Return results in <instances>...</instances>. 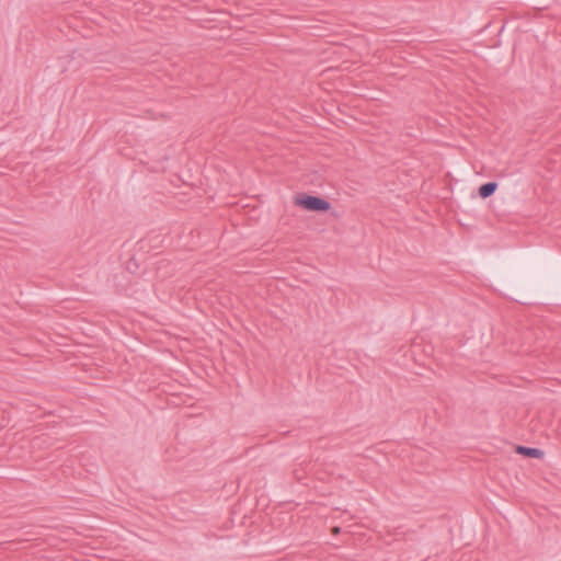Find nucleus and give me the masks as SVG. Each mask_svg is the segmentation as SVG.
<instances>
[{
  "instance_id": "nucleus-2",
  "label": "nucleus",
  "mask_w": 561,
  "mask_h": 561,
  "mask_svg": "<svg viewBox=\"0 0 561 561\" xmlns=\"http://www.w3.org/2000/svg\"><path fill=\"white\" fill-rule=\"evenodd\" d=\"M515 453L530 459H542L545 451L540 448L516 445Z\"/></svg>"
},
{
  "instance_id": "nucleus-4",
  "label": "nucleus",
  "mask_w": 561,
  "mask_h": 561,
  "mask_svg": "<svg viewBox=\"0 0 561 561\" xmlns=\"http://www.w3.org/2000/svg\"><path fill=\"white\" fill-rule=\"evenodd\" d=\"M340 531H341V528H340L339 526H334V527L332 528V533H333V534H339Z\"/></svg>"
},
{
  "instance_id": "nucleus-3",
  "label": "nucleus",
  "mask_w": 561,
  "mask_h": 561,
  "mask_svg": "<svg viewBox=\"0 0 561 561\" xmlns=\"http://www.w3.org/2000/svg\"><path fill=\"white\" fill-rule=\"evenodd\" d=\"M497 186L495 181L485 182L479 186L478 194L482 199H486L495 193Z\"/></svg>"
},
{
  "instance_id": "nucleus-1",
  "label": "nucleus",
  "mask_w": 561,
  "mask_h": 561,
  "mask_svg": "<svg viewBox=\"0 0 561 561\" xmlns=\"http://www.w3.org/2000/svg\"><path fill=\"white\" fill-rule=\"evenodd\" d=\"M293 203L295 206L310 213L324 214L330 213L337 218L339 214L332 211V204L324 197L310 193H297L294 195Z\"/></svg>"
}]
</instances>
